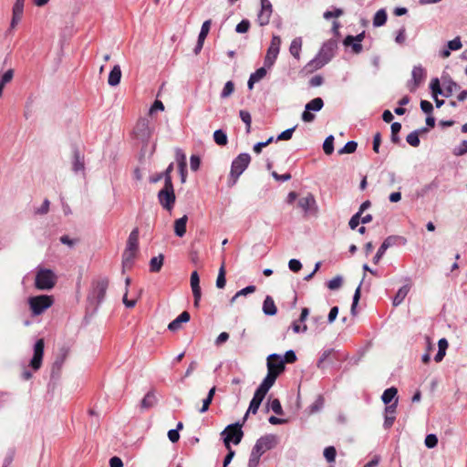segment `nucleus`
Here are the masks:
<instances>
[{"mask_svg": "<svg viewBox=\"0 0 467 467\" xmlns=\"http://www.w3.org/2000/svg\"><path fill=\"white\" fill-rule=\"evenodd\" d=\"M337 48V42L335 40H328L323 44L317 55L308 62L307 67L310 71L317 70L327 64L334 57Z\"/></svg>", "mask_w": 467, "mask_h": 467, "instance_id": "nucleus-1", "label": "nucleus"}, {"mask_svg": "<svg viewBox=\"0 0 467 467\" xmlns=\"http://www.w3.org/2000/svg\"><path fill=\"white\" fill-rule=\"evenodd\" d=\"M57 282L56 273L47 268L38 266L36 272L35 286L38 290H51Z\"/></svg>", "mask_w": 467, "mask_h": 467, "instance_id": "nucleus-2", "label": "nucleus"}, {"mask_svg": "<svg viewBox=\"0 0 467 467\" xmlns=\"http://www.w3.org/2000/svg\"><path fill=\"white\" fill-rule=\"evenodd\" d=\"M109 286V280L106 277L94 280L92 282L91 290L88 296L90 304L99 306L104 300Z\"/></svg>", "mask_w": 467, "mask_h": 467, "instance_id": "nucleus-3", "label": "nucleus"}, {"mask_svg": "<svg viewBox=\"0 0 467 467\" xmlns=\"http://www.w3.org/2000/svg\"><path fill=\"white\" fill-rule=\"evenodd\" d=\"M54 303L52 296L40 295L28 298V305L33 316H39L48 309Z\"/></svg>", "mask_w": 467, "mask_h": 467, "instance_id": "nucleus-4", "label": "nucleus"}, {"mask_svg": "<svg viewBox=\"0 0 467 467\" xmlns=\"http://www.w3.org/2000/svg\"><path fill=\"white\" fill-rule=\"evenodd\" d=\"M223 437V442L227 449H230V442L239 444L242 441L244 432L242 425L238 422L228 425L221 433Z\"/></svg>", "mask_w": 467, "mask_h": 467, "instance_id": "nucleus-5", "label": "nucleus"}, {"mask_svg": "<svg viewBox=\"0 0 467 467\" xmlns=\"http://www.w3.org/2000/svg\"><path fill=\"white\" fill-rule=\"evenodd\" d=\"M251 161V157L248 153H240L232 162L230 177L234 184L240 175L246 170Z\"/></svg>", "mask_w": 467, "mask_h": 467, "instance_id": "nucleus-6", "label": "nucleus"}, {"mask_svg": "<svg viewBox=\"0 0 467 467\" xmlns=\"http://www.w3.org/2000/svg\"><path fill=\"white\" fill-rule=\"evenodd\" d=\"M158 200L163 209L171 212L176 200L173 184H165L158 193Z\"/></svg>", "mask_w": 467, "mask_h": 467, "instance_id": "nucleus-7", "label": "nucleus"}, {"mask_svg": "<svg viewBox=\"0 0 467 467\" xmlns=\"http://www.w3.org/2000/svg\"><path fill=\"white\" fill-rule=\"evenodd\" d=\"M153 129L150 127L148 118H140L134 127L136 138L144 143H147L152 134Z\"/></svg>", "mask_w": 467, "mask_h": 467, "instance_id": "nucleus-8", "label": "nucleus"}, {"mask_svg": "<svg viewBox=\"0 0 467 467\" xmlns=\"http://www.w3.org/2000/svg\"><path fill=\"white\" fill-rule=\"evenodd\" d=\"M281 43L282 41L279 36L274 35L272 36L264 62V65L267 67V68H270L275 64L280 52Z\"/></svg>", "mask_w": 467, "mask_h": 467, "instance_id": "nucleus-9", "label": "nucleus"}, {"mask_svg": "<svg viewBox=\"0 0 467 467\" xmlns=\"http://www.w3.org/2000/svg\"><path fill=\"white\" fill-rule=\"evenodd\" d=\"M398 244H406V239L400 235H389L388 236L381 245L379 246L378 252L376 253L375 256L373 257V263L378 264L380 259L383 257L385 252L391 246H394Z\"/></svg>", "mask_w": 467, "mask_h": 467, "instance_id": "nucleus-10", "label": "nucleus"}, {"mask_svg": "<svg viewBox=\"0 0 467 467\" xmlns=\"http://www.w3.org/2000/svg\"><path fill=\"white\" fill-rule=\"evenodd\" d=\"M278 443V438L275 434H266L265 436L260 437L253 449H254L260 454H264L267 451L275 448Z\"/></svg>", "mask_w": 467, "mask_h": 467, "instance_id": "nucleus-11", "label": "nucleus"}, {"mask_svg": "<svg viewBox=\"0 0 467 467\" xmlns=\"http://www.w3.org/2000/svg\"><path fill=\"white\" fill-rule=\"evenodd\" d=\"M324 106V101L321 98H316L310 100L305 106V111L302 113V120L305 122H312L315 119V115L311 111H319Z\"/></svg>", "mask_w": 467, "mask_h": 467, "instance_id": "nucleus-12", "label": "nucleus"}, {"mask_svg": "<svg viewBox=\"0 0 467 467\" xmlns=\"http://www.w3.org/2000/svg\"><path fill=\"white\" fill-rule=\"evenodd\" d=\"M261 9L257 15V22L261 26H266L270 22L273 13L272 4L269 0H260Z\"/></svg>", "mask_w": 467, "mask_h": 467, "instance_id": "nucleus-13", "label": "nucleus"}, {"mask_svg": "<svg viewBox=\"0 0 467 467\" xmlns=\"http://www.w3.org/2000/svg\"><path fill=\"white\" fill-rule=\"evenodd\" d=\"M44 339L40 338L38 339L34 346V355L30 361V367L34 370H38L42 365V359L44 355Z\"/></svg>", "mask_w": 467, "mask_h": 467, "instance_id": "nucleus-14", "label": "nucleus"}, {"mask_svg": "<svg viewBox=\"0 0 467 467\" xmlns=\"http://www.w3.org/2000/svg\"><path fill=\"white\" fill-rule=\"evenodd\" d=\"M426 78L425 69L420 65L415 66L411 71V80L409 82V88L415 91Z\"/></svg>", "mask_w": 467, "mask_h": 467, "instance_id": "nucleus-15", "label": "nucleus"}, {"mask_svg": "<svg viewBox=\"0 0 467 467\" xmlns=\"http://www.w3.org/2000/svg\"><path fill=\"white\" fill-rule=\"evenodd\" d=\"M285 369V361L278 354H271L267 358V371L275 372L279 376Z\"/></svg>", "mask_w": 467, "mask_h": 467, "instance_id": "nucleus-16", "label": "nucleus"}, {"mask_svg": "<svg viewBox=\"0 0 467 467\" xmlns=\"http://www.w3.org/2000/svg\"><path fill=\"white\" fill-rule=\"evenodd\" d=\"M298 206L305 212L309 213L312 211H317V202L312 193H307L306 196L302 197L298 201Z\"/></svg>", "mask_w": 467, "mask_h": 467, "instance_id": "nucleus-17", "label": "nucleus"}, {"mask_svg": "<svg viewBox=\"0 0 467 467\" xmlns=\"http://www.w3.org/2000/svg\"><path fill=\"white\" fill-rule=\"evenodd\" d=\"M397 404H398V400H395V401L392 404H389V405L386 406V408H385V415H384L385 416V420H384V428L385 429H389L395 421Z\"/></svg>", "mask_w": 467, "mask_h": 467, "instance_id": "nucleus-18", "label": "nucleus"}, {"mask_svg": "<svg viewBox=\"0 0 467 467\" xmlns=\"http://www.w3.org/2000/svg\"><path fill=\"white\" fill-rule=\"evenodd\" d=\"M190 314L187 311L181 313L174 320H172L168 328L171 331H177L181 328L182 323H186L190 320Z\"/></svg>", "mask_w": 467, "mask_h": 467, "instance_id": "nucleus-19", "label": "nucleus"}, {"mask_svg": "<svg viewBox=\"0 0 467 467\" xmlns=\"http://www.w3.org/2000/svg\"><path fill=\"white\" fill-rule=\"evenodd\" d=\"M72 169L75 172L83 171L85 169L84 157L78 149H75L73 151Z\"/></svg>", "mask_w": 467, "mask_h": 467, "instance_id": "nucleus-20", "label": "nucleus"}, {"mask_svg": "<svg viewBox=\"0 0 467 467\" xmlns=\"http://www.w3.org/2000/svg\"><path fill=\"white\" fill-rule=\"evenodd\" d=\"M188 217L187 215H183L182 217L177 219L174 222V234L178 237H182L186 234V224H187Z\"/></svg>", "mask_w": 467, "mask_h": 467, "instance_id": "nucleus-21", "label": "nucleus"}, {"mask_svg": "<svg viewBox=\"0 0 467 467\" xmlns=\"http://www.w3.org/2000/svg\"><path fill=\"white\" fill-rule=\"evenodd\" d=\"M121 78V69L119 65L113 67L109 74L108 83L109 86L115 87L119 84Z\"/></svg>", "mask_w": 467, "mask_h": 467, "instance_id": "nucleus-22", "label": "nucleus"}, {"mask_svg": "<svg viewBox=\"0 0 467 467\" xmlns=\"http://www.w3.org/2000/svg\"><path fill=\"white\" fill-rule=\"evenodd\" d=\"M137 251L125 249L122 254V267L123 270L129 269L132 266L134 258L136 256Z\"/></svg>", "mask_w": 467, "mask_h": 467, "instance_id": "nucleus-23", "label": "nucleus"}, {"mask_svg": "<svg viewBox=\"0 0 467 467\" xmlns=\"http://www.w3.org/2000/svg\"><path fill=\"white\" fill-rule=\"evenodd\" d=\"M263 312L266 316H275L277 312L274 299L270 296H267L264 300Z\"/></svg>", "mask_w": 467, "mask_h": 467, "instance_id": "nucleus-24", "label": "nucleus"}, {"mask_svg": "<svg viewBox=\"0 0 467 467\" xmlns=\"http://www.w3.org/2000/svg\"><path fill=\"white\" fill-rule=\"evenodd\" d=\"M139 247V229L135 228L131 231L127 241V249L138 251Z\"/></svg>", "mask_w": 467, "mask_h": 467, "instance_id": "nucleus-25", "label": "nucleus"}, {"mask_svg": "<svg viewBox=\"0 0 467 467\" xmlns=\"http://www.w3.org/2000/svg\"><path fill=\"white\" fill-rule=\"evenodd\" d=\"M157 399L153 391H149L140 402V408L142 410H149L155 406Z\"/></svg>", "mask_w": 467, "mask_h": 467, "instance_id": "nucleus-26", "label": "nucleus"}, {"mask_svg": "<svg viewBox=\"0 0 467 467\" xmlns=\"http://www.w3.org/2000/svg\"><path fill=\"white\" fill-rule=\"evenodd\" d=\"M301 48H302V38L300 36L294 38L289 47L290 54L295 58L299 59Z\"/></svg>", "mask_w": 467, "mask_h": 467, "instance_id": "nucleus-27", "label": "nucleus"}, {"mask_svg": "<svg viewBox=\"0 0 467 467\" xmlns=\"http://www.w3.org/2000/svg\"><path fill=\"white\" fill-rule=\"evenodd\" d=\"M387 12L384 8L378 10L373 17V26L375 27L382 26L387 22Z\"/></svg>", "mask_w": 467, "mask_h": 467, "instance_id": "nucleus-28", "label": "nucleus"}, {"mask_svg": "<svg viewBox=\"0 0 467 467\" xmlns=\"http://www.w3.org/2000/svg\"><path fill=\"white\" fill-rule=\"evenodd\" d=\"M263 400L264 399H261L260 397L254 394V397L250 401L249 408L244 417V420H246L249 413L256 414Z\"/></svg>", "mask_w": 467, "mask_h": 467, "instance_id": "nucleus-29", "label": "nucleus"}, {"mask_svg": "<svg viewBox=\"0 0 467 467\" xmlns=\"http://www.w3.org/2000/svg\"><path fill=\"white\" fill-rule=\"evenodd\" d=\"M163 259L164 257L162 254L152 257L150 261V270L153 273L160 272L163 265Z\"/></svg>", "mask_w": 467, "mask_h": 467, "instance_id": "nucleus-30", "label": "nucleus"}, {"mask_svg": "<svg viewBox=\"0 0 467 467\" xmlns=\"http://www.w3.org/2000/svg\"><path fill=\"white\" fill-rule=\"evenodd\" d=\"M398 390L396 388L391 387L384 390L381 400L388 406L395 399Z\"/></svg>", "mask_w": 467, "mask_h": 467, "instance_id": "nucleus-31", "label": "nucleus"}, {"mask_svg": "<svg viewBox=\"0 0 467 467\" xmlns=\"http://www.w3.org/2000/svg\"><path fill=\"white\" fill-rule=\"evenodd\" d=\"M410 287L408 285L401 286L393 298V305L395 306L400 305L406 296L408 295Z\"/></svg>", "mask_w": 467, "mask_h": 467, "instance_id": "nucleus-32", "label": "nucleus"}, {"mask_svg": "<svg viewBox=\"0 0 467 467\" xmlns=\"http://www.w3.org/2000/svg\"><path fill=\"white\" fill-rule=\"evenodd\" d=\"M213 140L220 146H225L228 142L227 134L223 130H216L213 132Z\"/></svg>", "mask_w": 467, "mask_h": 467, "instance_id": "nucleus-33", "label": "nucleus"}, {"mask_svg": "<svg viewBox=\"0 0 467 467\" xmlns=\"http://www.w3.org/2000/svg\"><path fill=\"white\" fill-rule=\"evenodd\" d=\"M430 88L431 89L433 99H436L438 95H443V90L441 88L440 80L437 78L431 79Z\"/></svg>", "mask_w": 467, "mask_h": 467, "instance_id": "nucleus-34", "label": "nucleus"}, {"mask_svg": "<svg viewBox=\"0 0 467 467\" xmlns=\"http://www.w3.org/2000/svg\"><path fill=\"white\" fill-rule=\"evenodd\" d=\"M323 150L327 155H330L334 151V136L329 135L326 138L323 143Z\"/></svg>", "mask_w": 467, "mask_h": 467, "instance_id": "nucleus-35", "label": "nucleus"}, {"mask_svg": "<svg viewBox=\"0 0 467 467\" xmlns=\"http://www.w3.org/2000/svg\"><path fill=\"white\" fill-rule=\"evenodd\" d=\"M358 143L354 140H350L345 144L343 148L338 150V154H350L356 151Z\"/></svg>", "mask_w": 467, "mask_h": 467, "instance_id": "nucleus-36", "label": "nucleus"}, {"mask_svg": "<svg viewBox=\"0 0 467 467\" xmlns=\"http://www.w3.org/2000/svg\"><path fill=\"white\" fill-rule=\"evenodd\" d=\"M240 118L243 120V122L246 126V133L251 132V123H252V117L251 114L246 110H240L239 112Z\"/></svg>", "mask_w": 467, "mask_h": 467, "instance_id": "nucleus-37", "label": "nucleus"}, {"mask_svg": "<svg viewBox=\"0 0 467 467\" xmlns=\"http://www.w3.org/2000/svg\"><path fill=\"white\" fill-rule=\"evenodd\" d=\"M225 284H226L225 267H224V264H223L219 269V273H218V276H217V280H216V286L218 288L222 289L225 286Z\"/></svg>", "mask_w": 467, "mask_h": 467, "instance_id": "nucleus-38", "label": "nucleus"}, {"mask_svg": "<svg viewBox=\"0 0 467 467\" xmlns=\"http://www.w3.org/2000/svg\"><path fill=\"white\" fill-rule=\"evenodd\" d=\"M191 287L192 291L196 292V294H198V291H201L200 277L197 271H193L191 275Z\"/></svg>", "mask_w": 467, "mask_h": 467, "instance_id": "nucleus-39", "label": "nucleus"}, {"mask_svg": "<svg viewBox=\"0 0 467 467\" xmlns=\"http://www.w3.org/2000/svg\"><path fill=\"white\" fill-rule=\"evenodd\" d=\"M261 456L262 454L257 452L254 449H252L248 461V467H257L260 462Z\"/></svg>", "mask_w": 467, "mask_h": 467, "instance_id": "nucleus-40", "label": "nucleus"}, {"mask_svg": "<svg viewBox=\"0 0 467 467\" xmlns=\"http://www.w3.org/2000/svg\"><path fill=\"white\" fill-rule=\"evenodd\" d=\"M406 141L412 147H418L420 145L419 131L414 130L407 135Z\"/></svg>", "mask_w": 467, "mask_h": 467, "instance_id": "nucleus-41", "label": "nucleus"}, {"mask_svg": "<svg viewBox=\"0 0 467 467\" xmlns=\"http://www.w3.org/2000/svg\"><path fill=\"white\" fill-rule=\"evenodd\" d=\"M234 91V84L233 81L229 80L224 84V87L221 92V98L226 99L230 97Z\"/></svg>", "mask_w": 467, "mask_h": 467, "instance_id": "nucleus-42", "label": "nucleus"}, {"mask_svg": "<svg viewBox=\"0 0 467 467\" xmlns=\"http://www.w3.org/2000/svg\"><path fill=\"white\" fill-rule=\"evenodd\" d=\"M337 456V451L334 446H328L324 450V457L328 462H334Z\"/></svg>", "mask_w": 467, "mask_h": 467, "instance_id": "nucleus-43", "label": "nucleus"}, {"mask_svg": "<svg viewBox=\"0 0 467 467\" xmlns=\"http://www.w3.org/2000/svg\"><path fill=\"white\" fill-rule=\"evenodd\" d=\"M211 24H212V21L211 20H206L202 23V28H201V31L199 33V36H198V38L201 40V41H204L209 31H210V28H211Z\"/></svg>", "mask_w": 467, "mask_h": 467, "instance_id": "nucleus-44", "label": "nucleus"}, {"mask_svg": "<svg viewBox=\"0 0 467 467\" xmlns=\"http://www.w3.org/2000/svg\"><path fill=\"white\" fill-rule=\"evenodd\" d=\"M277 377H278V375H276L275 372L274 373V372L267 371V375L262 381V384L265 385V387H268L269 389H271V387L275 384Z\"/></svg>", "mask_w": 467, "mask_h": 467, "instance_id": "nucleus-45", "label": "nucleus"}, {"mask_svg": "<svg viewBox=\"0 0 467 467\" xmlns=\"http://www.w3.org/2000/svg\"><path fill=\"white\" fill-rule=\"evenodd\" d=\"M390 128H391V140H392V142L397 143L400 140V137H399L398 133L401 130V124L399 122H393L391 124Z\"/></svg>", "mask_w": 467, "mask_h": 467, "instance_id": "nucleus-46", "label": "nucleus"}, {"mask_svg": "<svg viewBox=\"0 0 467 467\" xmlns=\"http://www.w3.org/2000/svg\"><path fill=\"white\" fill-rule=\"evenodd\" d=\"M270 410L277 415H283L284 410L278 399H274L269 403Z\"/></svg>", "mask_w": 467, "mask_h": 467, "instance_id": "nucleus-47", "label": "nucleus"}, {"mask_svg": "<svg viewBox=\"0 0 467 467\" xmlns=\"http://www.w3.org/2000/svg\"><path fill=\"white\" fill-rule=\"evenodd\" d=\"M458 88V85L453 80L450 79L445 83V89L443 91V96L448 98L451 96L454 89Z\"/></svg>", "mask_w": 467, "mask_h": 467, "instance_id": "nucleus-48", "label": "nucleus"}, {"mask_svg": "<svg viewBox=\"0 0 467 467\" xmlns=\"http://www.w3.org/2000/svg\"><path fill=\"white\" fill-rule=\"evenodd\" d=\"M365 277H366V275H363L361 283L359 284V285L358 286V288L355 291V294H354V296H353V302H352V306H351V312H352V314H355L356 306H357V305L358 303V300L360 298V286H361Z\"/></svg>", "mask_w": 467, "mask_h": 467, "instance_id": "nucleus-49", "label": "nucleus"}, {"mask_svg": "<svg viewBox=\"0 0 467 467\" xmlns=\"http://www.w3.org/2000/svg\"><path fill=\"white\" fill-rule=\"evenodd\" d=\"M175 159L178 166H186V155L181 149H176L175 150Z\"/></svg>", "mask_w": 467, "mask_h": 467, "instance_id": "nucleus-50", "label": "nucleus"}, {"mask_svg": "<svg viewBox=\"0 0 467 467\" xmlns=\"http://www.w3.org/2000/svg\"><path fill=\"white\" fill-rule=\"evenodd\" d=\"M342 277L337 275L327 282V287L330 290L338 289L342 285Z\"/></svg>", "mask_w": 467, "mask_h": 467, "instance_id": "nucleus-51", "label": "nucleus"}, {"mask_svg": "<svg viewBox=\"0 0 467 467\" xmlns=\"http://www.w3.org/2000/svg\"><path fill=\"white\" fill-rule=\"evenodd\" d=\"M266 67L265 66L256 69L254 73L250 75L256 82L260 81L266 75Z\"/></svg>", "mask_w": 467, "mask_h": 467, "instance_id": "nucleus-52", "label": "nucleus"}, {"mask_svg": "<svg viewBox=\"0 0 467 467\" xmlns=\"http://www.w3.org/2000/svg\"><path fill=\"white\" fill-rule=\"evenodd\" d=\"M364 38V32L357 35L356 36H348L345 39H344V45L348 47L350 46L354 41L355 42H358V43H361L362 40Z\"/></svg>", "mask_w": 467, "mask_h": 467, "instance_id": "nucleus-53", "label": "nucleus"}, {"mask_svg": "<svg viewBox=\"0 0 467 467\" xmlns=\"http://www.w3.org/2000/svg\"><path fill=\"white\" fill-rule=\"evenodd\" d=\"M447 47L450 50L457 51L462 48V44L460 36H456L454 39L450 40L447 44Z\"/></svg>", "mask_w": 467, "mask_h": 467, "instance_id": "nucleus-54", "label": "nucleus"}, {"mask_svg": "<svg viewBox=\"0 0 467 467\" xmlns=\"http://www.w3.org/2000/svg\"><path fill=\"white\" fill-rule=\"evenodd\" d=\"M467 153V140H462L459 146H457L454 150H453V154L455 156H462L464 154Z\"/></svg>", "mask_w": 467, "mask_h": 467, "instance_id": "nucleus-55", "label": "nucleus"}, {"mask_svg": "<svg viewBox=\"0 0 467 467\" xmlns=\"http://www.w3.org/2000/svg\"><path fill=\"white\" fill-rule=\"evenodd\" d=\"M296 126L293 127V128H290V129H287L285 130H284L283 132H281L277 138H276V140H288L292 138L293 136V133L296 130Z\"/></svg>", "mask_w": 467, "mask_h": 467, "instance_id": "nucleus-56", "label": "nucleus"}, {"mask_svg": "<svg viewBox=\"0 0 467 467\" xmlns=\"http://www.w3.org/2000/svg\"><path fill=\"white\" fill-rule=\"evenodd\" d=\"M250 28V22L247 19H243L240 23L237 24L235 27V31L237 33H246Z\"/></svg>", "mask_w": 467, "mask_h": 467, "instance_id": "nucleus-57", "label": "nucleus"}, {"mask_svg": "<svg viewBox=\"0 0 467 467\" xmlns=\"http://www.w3.org/2000/svg\"><path fill=\"white\" fill-rule=\"evenodd\" d=\"M438 444V438L435 434H428L425 438L426 447L431 449L436 447Z\"/></svg>", "mask_w": 467, "mask_h": 467, "instance_id": "nucleus-58", "label": "nucleus"}, {"mask_svg": "<svg viewBox=\"0 0 467 467\" xmlns=\"http://www.w3.org/2000/svg\"><path fill=\"white\" fill-rule=\"evenodd\" d=\"M173 163H170L169 166L167 167V169L165 170V171L163 172V177H164V183L165 184H172V181H171V172L173 171Z\"/></svg>", "mask_w": 467, "mask_h": 467, "instance_id": "nucleus-59", "label": "nucleus"}, {"mask_svg": "<svg viewBox=\"0 0 467 467\" xmlns=\"http://www.w3.org/2000/svg\"><path fill=\"white\" fill-rule=\"evenodd\" d=\"M324 405V399L322 396H318L315 402L310 406V411L312 413L318 411Z\"/></svg>", "mask_w": 467, "mask_h": 467, "instance_id": "nucleus-60", "label": "nucleus"}, {"mask_svg": "<svg viewBox=\"0 0 467 467\" xmlns=\"http://www.w3.org/2000/svg\"><path fill=\"white\" fill-rule=\"evenodd\" d=\"M288 267L292 272L297 273L302 268V264L297 259H291L288 262Z\"/></svg>", "mask_w": 467, "mask_h": 467, "instance_id": "nucleus-61", "label": "nucleus"}, {"mask_svg": "<svg viewBox=\"0 0 467 467\" xmlns=\"http://www.w3.org/2000/svg\"><path fill=\"white\" fill-rule=\"evenodd\" d=\"M360 216L361 214L357 213L350 218L348 225L352 230L356 229L358 226L359 223L361 222Z\"/></svg>", "mask_w": 467, "mask_h": 467, "instance_id": "nucleus-62", "label": "nucleus"}, {"mask_svg": "<svg viewBox=\"0 0 467 467\" xmlns=\"http://www.w3.org/2000/svg\"><path fill=\"white\" fill-rule=\"evenodd\" d=\"M201 160L197 155H192L190 158V165L191 169L193 171H196L200 168Z\"/></svg>", "mask_w": 467, "mask_h": 467, "instance_id": "nucleus-63", "label": "nucleus"}, {"mask_svg": "<svg viewBox=\"0 0 467 467\" xmlns=\"http://www.w3.org/2000/svg\"><path fill=\"white\" fill-rule=\"evenodd\" d=\"M324 78L320 75H316L312 77L309 80V85L313 88L319 87L323 84Z\"/></svg>", "mask_w": 467, "mask_h": 467, "instance_id": "nucleus-64", "label": "nucleus"}]
</instances>
